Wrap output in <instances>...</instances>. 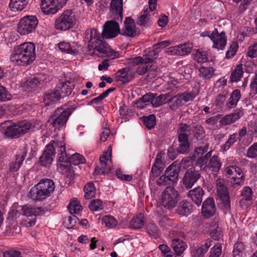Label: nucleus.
Here are the masks:
<instances>
[{"label":"nucleus","instance_id":"nucleus-1","mask_svg":"<svg viewBox=\"0 0 257 257\" xmlns=\"http://www.w3.org/2000/svg\"><path fill=\"white\" fill-rule=\"evenodd\" d=\"M56 152L58 153L59 165L61 164V162H66L68 160L66 156L65 143L62 141H52L46 146L42 156L40 158L39 162L41 165L47 167L51 164Z\"/></svg>","mask_w":257,"mask_h":257},{"label":"nucleus","instance_id":"nucleus-2","mask_svg":"<svg viewBox=\"0 0 257 257\" xmlns=\"http://www.w3.org/2000/svg\"><path fill=\"white\" fill-rule=\"evenodd\" d=\"M12 62L19 65H27L36 58L35 45L32 43H24L16 47L11 55Z\"/></svg>","mask_w":257,"mask_h":257},{"label":"nucleus","instance_id":"nucleus-3","mask_svg":"<svg viewBox=\"0 0 257 257\" xmlns=\"http://www.w3.org/2000/svg\"><path fill=\"white\" fill-rule=\"evenodd\" d=\"M54 182L51 179H43L40 180L29 192L30 197L34 200L41 201L50 196L55 189Z\"/></svg>","mask_w":257,"mask_h":257},{"label":"nucleus","instance_id":"nucleus-4","mask_svg":"<svg viewBox=\"0 0 257 257\" xmlns=\"http://www.w3.org/2000/svg\"><path fill=\"white\" fill-rule=\"evenodd\" d=\"M74 108L63 105L58 107L50 116L49 121L55 129L60 130L64 127Z\"/></svg>","mask_w":257,"mask_h":257},{"label":"nucleus","instance_id":"nucleus-5","mask_svg":"<svg viewBox=\"0 0 257 257\" xmlns=\"http://www.w3.org/2000/svg\"><path fill=\"white\" fill-rule=\"evenodd\" d=\"M190 131L191 127L189 125L183 123L179 124L177 133L179 144L177 148V151L179 154H187L189 152V136Z\"/></svg>","mask_w":257,"mask_h":257},{"label":"nucleus","instance_id":"nucleus-6","mask_svg":"<svg viewBox=\"0 0 257 257\" xmlns=\"http://www.w3.org/2000/svg\"><path fill=\"white\" fill-rule=\"evenodd\" d=\"M180 171V167L174 164L170 165L165 170V174L157 180V184L161 186L176 183L178 180Z\"/></svg>","mask_w":257,"mask_h":257},{"label":"nucleus","instance_id":"nucleus-7","mask_svg":"<svg viewBox=\"0 0 257 257\" xmlns=\"http://www.w3.org/2000/svg\"><path fill=\"white\" fill-rule=\"evenodd\" d=\"M75 22L76 17L72 11L67 10L56 19L55 28L57 30L66 31L72 28Z\"/></svg>","mask_w":257,"mask_h":257},{"label":"nucleus","instance_id":"nucleus-8","mask_svg":"<svg viewBox=\"0 0 257 257\" xmlns=\"http://www.w3.org/2000/svg\"><path fill=\"white\" fill-rule=\"evenodd\" d=\"M38 25V20L35 16H27L22 18L18 24L17 31L22 35L34 32Z\"/></svg>","mask_w":257,"mask_h":257},{"label":"nucleus","instance_id":"nucleus-9","mask_svg":"<svg viewBox=\"0 0 257 257\" xmlns=\"http://www.w3.org/2000/svg\"><path fill=\"white\" fill-rule=\"evenodd\" d=\"M178 191L172 186L167 187L161 195V204L165 208L171 209L174 208L178 201Z\"/></svg>","mask_w":257,"mask_h":257},{"label":"nucleus","instance_id":"nucleus-10","mask_svg":"<svg viewBox=\"0 0 257 257\" xmlns=\"http://www.w3.org/2000/svg\"><path fill=\"white\" fill-rule=\"evenodd\" d=\"M225 175H236L238 177H231L230 179V184L231 188L238 189L244 184L245 178L242 170L238 166L232 165L227 167L224 170Z\"/></svg>","mask_w":257,"mask_h":257},{"label":"nucleus","instance_id":"nucleus-11","mask_svg":"<svg viewBox=\"0 0 257 257\" xmlns=\"http://www.w3.org/2000/svg\"><path fill=\"white\" fill-rule=\"evenodd\" d=\"M88 50L89 51L93 50V52L92 54L96 51L103 55L111 57L112 59L119 57V53L112 50L109 46L105 42L103 41L102 38L99 41H96V43L91 48L88 49Z\"/></svg>","mask_w":257,"mask_h":257},{"label":"nucleus","instance_id":"nucleus-12","mask_svg":"<svg viewBox=\"0 0 257 257\" xmlns=\"http://www.w3.org/2000/svg\"><path fill=\"white\" fill-rule=\"evenodd\" d=\"M68 0H41V8L45 14H54L61 9Z\"/></svg>","mask_w":257,"mask_h":257},{"label":"nucleus","instance_id":"nucleus-13","mask_svg":"<svg viewBox=\"0 0 257 257\" xmlns=\"http://www.w3.org/2000/svg\"><path fill=\"white\" fill-rule=\"evenodd\" d=\"M217 196L221 201L224 209L226 211L230 209V201L227 188L221 179L216 180Z\"/></svg>","mask_w":257,"mask_h":257},{"label":"nucleus","instance_id":"nucleus-14","mask_svg":"<svg viewBox=\"0 0 257 257\" xmlns=\"http://www.w3.org/2000/svg\"><path fill=\"white\" fill-rule=\"evenodd\" d=\"M119 33L118 23L115 21L111 20L105 23L101 36L102 39H110L115 37Z\"/></svg>","mask_w":257,"mask_h":257},{"label":"nucleus","instance_id":"nucleus-15","mask_svg":"<svg viewBox=\"0 0 257 257\" xmlns=\"http://www.w3.org/2000/svg\"><path fill=\"white\" fill-rule=\"evenodd\" d=\"M200 171H196L195 168H191L185 172L182 181L187 189L191 188L201 177Z\"/></svg>","mask_w":257,"mask_h":257},{"label":"nucleus","instance_id":"nucleus-16","mask_svg":"<svg viewBox=\"0 0 257 257\" xmlns=\"http://www.w3.org/2000/svg\"><path fill=\"white\" fill-rule=\"evenodd\" d=\"M211 40L213 43V48L218 50H223L226 45V37L225 33H219L217 29L212 32Z\"/></svg>","mask_w":257,"mask_h":257},{"label":"nucleus","instance_id":"nucleus-17","mask_svg":"<svg viewBox=\"0 0 257 257\" xmlns=\"http://www.w3.org/2000/svg\"><path fill=\"white\" fill-rule=\"evenodd\" d=\"M122 0H111L110 5L111 17L114 20L121 22L122 20Z\"/></svg>","mask_w":257,"mask_h":257},{"label":"nucleus","instance_id":"nucleus-18","mask_svg":"<svg viewBox=\"0 0 257 257\" xmlns=\"http://www.w3.org/2000/svg\"><path fill=\"white\" fill-rule=\"evenodd\" d=\"M111 152H106L99 158L100 166H97L94 171L96 175L108 174L110 172V168L107 167V161L111 158Z\"/></svg>","mask_w":257,"mask_h":257},{"label":"nucleus","instance_id":"nucleus-19","mask_svg":"<svg viewBox=\"0 0 257 257\" xmlns=\"http://www.w3.org/2000/svg\"><path fill=\"white\" fill-rule=\"evenodd\" d=\"M221 166L220 158L217 155H213L209 158L208 163L203 168V170L207 173H217L220 170Z\"/></svg>","mask_w":257,"mask_h":257},{"label":"nucleus","instance_id":"nucleus-20","mask_svg":"<svg viewBox=\"0 0 257 257\" xmlns=\"http://www.w3.org/2000/svg\"><path fill=\"white\" fill-rule=\"evenodd\" d=\"M135 76V72L130 67L123 68L116 73L117 80L124 84L131 81Z\"/></svg>","mask_w":257,"mask_h":257},{"label":"nucleus","instance_id":"nucleus-21","mask_svg":"<svg viewBox=\"0 0 257 257\" xmlns=\"http://www.w3.org/2000/svg\"><path fill=\"white\" fill-rule=\"evenodd\" d=\"M22 213L24 215L29 217L37 215H42L47 211L46 207L41 206L36 207L31 205H26L23 207Z\"/></svg>","mask_w":257,"mask_h":257},{"label":"nucleus","instance_id":"nucleus-22","mask_svg":"<svg viewBox=\"0 0 257 257\" xmlns=\"http://www.w3.org/2000/svg\"><path fill=\"white\" fill-rule=\"evenodd\" d=\"M102 38L99 33L95 29H89L86 30L84 34V41L88 43V49L91 48L96 41H99Z\"/></svg>","mask_w":257,"mask_h":257},{"label":"nucleus","instance_id":"nucleus-23","mask_svg":"<svg viewBox=\"0 0 257 257\" xmlns=\"http://www.w3.org/2000/svg\"><path fill=\"white\" fill-rule=\"evenodd\" d=\"M215 212V206L213 199L209 197L205 200L202 204V213L205 217L213 215Z\"/></svg>","mask_w":257,"mask_h":257},{"label":"nucleus","instance_id":"nucleus-24","mask_svg":"<svg viewBox=\"0 0 257 257\" xmlns=\"http://www.w3.org/2000/svg\"><path fill=\"white\" fill-rule=\"evenodd\" d=\"M61 97V94L59 90H50L47 92L43 96V102L45 106L53 104L57 102Z\"/></svg>","mask_w":257,"mask_h":257},{"label":"nucleus","instance_id":"nucleus-25","mask_svg":"<svg viewBox=\"0 0 257 257\" xmlns=\"http://www.w3.org/2000/svg\"><path fill=\"white\" fill-rule=\"evenodd\" d=\"M204 194V191L201 187H198L189 190L187 196L197 206H199L202 202V196Z\"/></svg>","mask_w":257,"mask_h":257},{"label":"nucleus","instance_id":"nucleus-26","mask_svg":"<svg viewBox=\"0 0 257 257\" xmlns=\"http://www.w3.org/2000/svg\"><path fill=\"white\" fill-rule=\"evenodd\" d=\"M27 154L26 149L21 150L16 156L15 160L10 164L11 171L16 172L21 167Z\"/></svg>","mask_w":257,"mask_h":257},{"label":"nucleus","instance_id":"nucleus-27","mask_svg":"<svg viewBox=\"0 0 257 257\" xmlns=\"http://www.w3.org/2000/svg\"><path fill=\"white\" fill-rule=\"evenodd\" d=\"M122 34L130 37L137 35V31L134 20L130 17H126L124 22V29Z\"/></svg>","mask_w":257,"mask_h":257},{"label":"nucleus","instance_id":"nucleus-28","mask_svg":"<svg viewBox=\"0 0 257 257\" xmlns=\"http://www.w3.org/2000/svg\"><path fill=\"white\" fill-rule=\"evenodd\" d=\"M66 156L68 160L66 162H61V164H59L60 166L67 168L69 167V164L77 165L85 161L83 156L78 153H75L70 157L66 154Z\"/></svg>","mask_w":257,"mask_h":257},{"label":"nucleus","instance_id":"nucleus-29","mask_svg":"<svg viewBox=\"0 0 257 257\" xmlns=\"http://www.w3.org/2000/svg\"><path fill=\"white\" fill-rule=\"evenodd\" d=\"M4 128L6 127L5 134L7 136L12 138H19L22 135L20 133L17 124H12L11 122L8 121L5 122Z\"/></svg>","mask_w":257,"mask_h":257},{"label":"nucleus","instance_id":"nucleus-30","mask_svg":"<svg viewBox=\"0 0 257 257\" xmlns=\"http://www.w3.org/2000/svg\"><path fill=\"white\" fill-rule=\"evenodd\" d=\"M73 87L74 85L70 81H66L59 84L56 89L60 91L61 97H64L71 93Z\"/></svg>","mask_w":257,"mask_h":257},{"label":"nucleus","instance_id":"nucleus-31","mask_svg":"<svg viewBox=\"0 0 257 257\" xmlns=\"http://www.w3.org/2000/svg\"><path fill=\"white\" fill-rule=\"evenodd\" d=\"M212 242L211 239L206 240L201 246L193 250L192 257H204L208 248L212 245Z\"/></svg>","mask_w":257,"mask_h":257},{"label":"nucleus","instance_id":"nucleus-32","mask_svg":"<svg viewBox=\"0 0 257 257\" xmlns=\"http://www.w3.org/2000/svg\"><path fill=\"white\" fill-rule=\"evenodd\" d=\"M172 247L176 255H181L187 247L186 242L178 238H174L172 240Z\"/></svg>","mask_w":257,"mask_h":257},{"label":"nucleus","instance_id":"nucleus-33","mask_svg":"<svg viewBox=\"0 0 257 257\" xmlns=\"http://www.w3.org/2000/svg\"><path fill=\"white\" fill-rule=\"evenodd\" d=\"M192 207L190 202L186 200H182L179 204L177 212L180 215L187 216L191 213Z\"/></svg>","mask_w":257,"mask_h":257},{"label":"nucleus","instance_id":"nucleus-34","mask_svg":"<svg viewBox=\"0 0 257 257\" xmlns=\"http://www.w3.org/2000/svg\"><path fill=\"white\" fill-rule=\"evenodd\" d=\"M242 64H238L232 71L229 77V82L231 83L239 81L243 77L244 71Z\"/></svg>","mask_w":257,"mask_h":257},{"label":"nucleus","instance_id":"nucleus-35","mask_svg":"<svg viewBox=\"0 0 257 257\" xmlns=\"http://www.w3.org/2000/svg\"><path fill=\"white\" fill-rule=\"evenodd\" d=\"M40 83L38 78L35 76H31L24 82L21 84V86L25 91H30L37 87Z\"/></svg>","mask_w":257,"mask_h":257},{"label":"nucleus","instance_id":"nucleus-36","mask_svg":"<svg viewBox=\"0 0 257 257\" xmlns=\"http://www.w3.org/2000/svg\"><path fill=\"white\" fill-rule=\"evenodd\" d=\"M169 98L168 103H169L170 108L173 111L176 110L183 104L179 94L174 96H172L169 94Z\"/></svg>","mask_w":257,"mask_h":257},{"label":"nucleus","instance_id":"nucleus-37","mask_svg":"<svg viewBox=\"0 0 257 257\" xmlns=\"http://www.w3.org/2000/svg\"><path fill=\"white\" fill-rule=\"evenodd\" d=\"M29 0H11L9 7L13 12L23 10L28 3Z\"/></svg>","mask_w":257,"mask_h":257},{"label":"nucleus","instance_id":"nucleus-38","mask_svg":"<svg viewBox=\"0 0 257 257\" xmlns=\"http://www.w3.org/2000/svg\"><path fill=\"white\" fill-rule=\"evenodd\" d=\"M241 97L240 91L238 89L234 90L230 94V97L227 101L226 105L229 108L236 106Z\"/></svg>","mask_w":257,"mask_h":257},{"label":"nucleus","instance_id":"nucleus-39","mask_svg":"<svg viewBox=\"0 0 257 257\" xmlns=\"http://www.w3.org/2000/svg\"><path fill=\"white\" fill-rule=\"evenodd\" d=\"M169 93L160 94L158 96L154 97L152 100V104L154 107L161 106L165 103H168Z\"/></svg>","mask_w":257,"mask_h":257},{"label":"nucleus","instance_id":"nucleus-40","mask_svg":"<svg viewBox=\"0 0 257 257\" xmlns=\"http://www.w3.org/2000/svg\"><path fill=\"white\" fill-rule=\"evenodd\" d=\"M144 60L143 62L139 65L136 70L137 73L140 75L145 74L152 66L151 64V60L148 59H144Z\"/></svg>","mask_w":257,"mask_h":257},{"label":"nucleus","instance_id":"nucleus-41","mask_svg":"<svg viewBox=\"0 0 257 257\" xmlns=\"http://www.w3.org/2000/svg\"><path fill=\"white\" fill-rule=\"evenodd\" d=\"M148 234L153 238H157L160 236V232L158 226L153 223H149L146 226Z\"/></svg>","mask_w":257,"mask_h":257},{"label":"nucleus","instance_id":"nucleus-42","mask_svg":"<svg viewBox=\"0 0 257 257\" xmlns=\"http://www.w3.org/2000/svg\"><path fill=\"white\" fill-rule=\"evenodd\" d=\"M199 76L204 79H209L213 75L214 70L212 67H202L199 69Z\"/></svg>","mask_w":257,"mask_h":257},{"label":"nucleus","instance_id":"nucleus-43","mask_svg":"<svg viewBox=\"0 0 257 257\" xmlns=\"http://www.w3.org/2000/svg\"><path fill=\"white\" fill-rule=\"evenodd\" d=\"M130 225L131 227L135 229L142 228L144 225L143 216L142 214H140L136 217H134L130 221Z\"/></svg>","mask_w":257,"mask_h":257},{"label":"nucleus","instance_id":"nucleus-44","mask_svg":"<svg viewBox=\"0 0 257 257\" xmlns=\"http://www.w3.org/2000/svg\"><path fill=\"white\" fill-rule=\"evenodd\" d=\"M84 197L86 199H90L95 194V188L92 183H88L84 187Z\"/></svg>","mask_w":257,"mask_h":257},{"label":"nucleus","instance_id":"nucleus-45","mask_svg":"<svg viewBox=\"0 0 257 257\" xmlns=\"http://www.w3.org/2000/svg\"><path fill=\"white\" fill-rule=\"evenodd\" d=\"M141 118L145 126L150 130L153 128L156 124L155 114H152L148 116H144Z\"/></svg>","mask_w":257,"mask_h":257},{"label":"nucleus","instance_id":"nucleus-46","mask_svg":"<svg viewBox=\"0 0 257 257\" xmlns=\"http://www.w3.org/2000/svg\"><path fill=\"white\" fill-rule=\"evenodd\" d=\"M68 209L71 214H78L82 209L79 201L76 200H72L68 205Z\"/></svg>","mask_w":257,"mask_h":257},{"label":"nucleus","instance_id":"nucleus-47","mask_svg":"<svg viewBox=\"0 0 257 257\" xmlns=\"http://www.w3.org/2000/svg\"><path fill=\"white\" fill-rule=\"evenodd\" d=\"M192 55L193 59L199 63H204L208 60L205 52H201L198 50H195Z\"/></svg>","mask_w":257,"mask_h":257},{"label":"nucleus","instance_id":"nucleus-48","mask_svg":"<svg viewBox=\"0 0 257 257\" xmlns=\"http://www.w3.org/2000/svg\"><path fill=\"white\" fill-rule=\"evenodd\" d=\"M222 253V245L220 243L214 244L209 252L208 257H219Z\"/></svg>","mask_w":257,"mask_h":257},{"label":"nucleus","instance_id":"nucleus-49","mask_svg":"<svg viewBox=\"0 0 257 257\" xmlns=\"http://www.w3.org/2000/svg\"><path fill=\"white\" fill-rule=\"evenodd\" d=\"M244 245L242 242H237L235 243L232 251L233 257H242Z\"/></svg>","mask_w":257,"mask_h":257},{"label":"nucleus","instance_id":"nucleus-50","mask_svg":"<svg viewBox=\"0 0 257 257\" xmlns=\"http://www.w3.org/2000/svg\"><path fill=\"white\" fill-rule=\"evenodd\" d=\"M17 126L21 135H24L28 132L31 127V123L27 120L19 122Z\"/></svg>","mask_w":257,"mask_h":257},{"label":"nucleus","instance_id":"nucleus-51","mask_svg":"<svg viewBox=\"0 0 257 257\" xmlns=\"http://www.w3.org/2000/svg\"><path fill=\"white\" fill-rule=\"evenodd\" d=\"M144 58L141 56L126 59V62L128 65L127 67L131 68V67H135L140 65L143 62Z\"/></svg>","mask_w":257,"mask_h":257},{"label":"nucleus","instance_id":"nucleus-52","mask_svg":"<svg viewBox=\"0 0 257 257\" xmlns=\"http://www.w3.org/2000/svg\"><path fill=\"white\" fill-rule=\"evenodd\" d=\"M212 153V151L211 150L207 152L204 156L200 157L196 161V165L200 168L204 165H206L208 162L209 158L211 156Z\"/></svg>","mask_w":257,"mask_h":257},{"label":"nucleus","instance_id":"nucleus-53","mask_svg":"<svg viewBox=\"0 0 257 257\" xmlns=\"http://www.w3.org/2000/svg\"><path fill=\"white\" fill-rule=\"evenodd\" d=\"M193 132L194 137L197 140H202L205 137L203 127L200 125L195 126Z\"/></svg>","mask_w":257,"mask_h":257},{"label":"nucleus","instance_id":"nucleus-54","mask_svg":"<svg viewBox=\"0 0 257 257\" xmlns=\"http://www.w3.org/2000/svg\"><path fill=\"white\" fill-rule=\"evenodd\" d=\"M115 89L114 87H111L107 89L105 91L100 94L98 97L94 98L90 101L91 103H98L105 98L108 94Z\"/></svg>","mask_w":257,"mask_h":257},{"label":"nucleus","instance_id":"nucleus-55","mask_svg":"<svg viewBox=\"0 0 257 257\" xmlns=\"http://www.w3.org/2000/svg\"><path fill=\"white\" fill-rule=\"evenodd\" d=\"M60 50L62 52H66L69 54H73L75 53V49H73L70 44L66 42H61L58 45Z\"/></svg>","mask_w":257,"mask_h":257},{"label":"nucleus","instance_id":"nucleus-56","mask_svg":"<svg viewBox=\"0 0 257 257\" xmlns=\"http://www.w3.org/2000/svg\"><path fill=\"white\" fill-rule=\"evenodd\" d=\"M178 47V55L184 56L191 52V48L186 44H180Z\"/></svg>","mask_w":257,"mask_h":257},{"label":"nucleus","instance_id":"nucleus-57","mask_svg":"<svg viewBox=\"0 0 257 257\" xmlns=\"http://www.w3.org/2000/svg\"><path fill=\"white\" fill-rule=\"evenodd\" d=\"M149 22V18L148 17V11L145 10L143 12V14L138 18L137 23L141 26H147Z\"/></svg>","mask_w":257,"mask_h":257},{"label":"nucleus","instance_id":"nucleus-58","mask_svg":"<svg viewBox=\"0 0 257 257\" xmlns=\"http://www.w3.org/2000/svg\"><path fill=\"white\" fill-rule=\"evenodd\" d=\"M227 94V91H223L222 93L218 94L215 100L214 103L218 107H221L225 101Z\"/></svg>","mask_w":257,"mask_h":257},{"label":"nucleus","instance_id":"nucleus-59","mask_svg":"<svg viewBox=\"0 0 257 257\" xmlns=\"http://www.w3.org/2000/svg\"><path fill=\"white\" fill-rule=\"evenodd\" d=\"M246 156L249 158H254L257 157V143H254L248 148Z\"/></svg>","mask_w":257,"mask_h":257},{"label":"nucleus","instance_id":"nucleus-60","mask_svg":"<svg viewBox=\"0 0 257 257\" xmlns=\"http://www.w3.org/2000/svg\"><path fill=\"white\" fill-rule=\"evenodd\" d=\"M236 141V135L233 134L230 135L228 140L226 142L225 144L222 147V150L225 151L228 150L230 146L232 145Z\"/></svg>","mask_w":257,"mask_h":257},{"label":"nucleus","instance_id":"nucleus-61","mask_svg":"<svg viewBox=\"0 0 257 257\" xmlns=\"http://www.w3.org/2000/svg\"><path fill=\"white\" fill-rule=\"evenodd\" d=\"M91 211H97L102 209V202L99 199L94 200L91 201L89 206Z\"/></svg>","mask_w":257,"mask_h":257},{"label":"nucleus","instance_id":"nucleus-62","mask_svg":"<svg viewBox=\"0 0 257 257\" xmlns=\"http://www.w3.org/2000/svg\"><path fill=\"white\" fill-rule=\"evenodd\" d=\"M11 95L6 90V88L0 84V101H5L10 100Z\"/></svg>","mask_w":257,"mask_h":257},{"label":"nucleus","instance_id":"nucleus-63","mask_svg":"<svg viewBox=\"0 0 257 257\" xmlns=\"http://www.w3.org/2000/svg\"><path fill=\"white\" fill-rule=\"evenodd\" d=\"M106 226L109 227H113L116 225L117 221L114 217L106 215L103 219Z\"/></svg>","mask_w":257,"mask_h":257},{"label":"nucleus","instance_id":"nucleus-64","mask_svg":"<svg viewBox=\"0 0 257 257\" xmlns=\"http://www.w3.org/2000/svg\"><path fill=\"white\" fill-rule=\"evenodd\" d=\"M241 195L242 198L251 200L252 197V191L251 189L249 187H244L241 191Z\"/></svg>","mask_w":257,"mask_h":257}]
</instances>
